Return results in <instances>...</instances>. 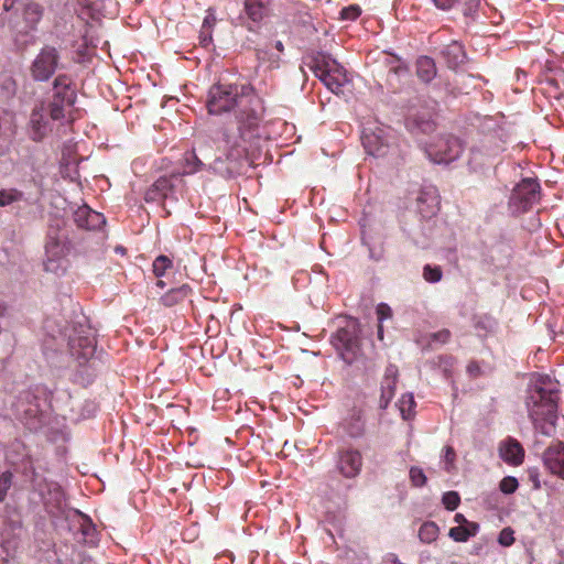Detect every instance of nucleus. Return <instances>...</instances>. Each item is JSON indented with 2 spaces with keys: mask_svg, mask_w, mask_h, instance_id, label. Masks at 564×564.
Here are the masks:
<instances>
[{
  "mask_svg": "<svg viewBox=\"0 0 564 564\" xmlns=\"http://www.w3.org/2000/svg\"><path fill=\"white\" fill-rule=\"evenodd\" d=\"M206 107L210 115L234 112L242 140L254 135L264 115L262 98L246 83L214 84L208 90Z\"/></svg>",
  "mask_w": 564,
  "mask_h": 564,
  "instance_id": "1",
  "label": "nucleus"
},
{
  "mask_svg": "<svg viewBox=\"0 0 564 564\" xmlns=\"http://www.w3.org/2000/svg\"><path fill=\"white\" fill-rule=\"evenodd\" d=\"M558 391L555 388L544 387V382H536L528 392L527 408L534 427L544 435L554 432L557 419Z\"/></svg>",
  "mask_w": 564,
  "mask_h": 564,
  "instance_id": "2",
  "label": "nucleus"
},
{
  "mask_svg": "<svg viewBox=\"0 0 564 564\" xmlns=\"http://www.w3.org/2000/svg\"><path fill=\"white\" fill-rule=\"evenodd\" d=\"M223 139L227 147L225 167L229 175L242 174L246 169L251 166L253 163V151L252 147L258 142V129L254 131V135L249 140H242L240 138V131L237 127H226L223 131Z\"/></svg>",
  "mask_w": 564,
  "mask_h": 564,
  "instance_id": "3",
  "label": "nucleus"
},
{
  "mask_svg": "<svg viewBox=\"0 0 564 564\" xmlns=\"http://www.w3.org/2000/svg\"><path fill=\"white\" fill-rule=\"evenodd\" d=\"M308 67L332 93L336 95L343 93V87L348 80L346 70L330 55L325 53L314 54Z\"/></svg>",
  "mask_w": 564,
  "mask_h": 564,
  "instance_id": "4",
  "label": "nucleus"
},
{
  "mask_svg": "<svg viewBox=\"0 0 564 564\" xmlns=\"http://www.w3.org/2000/svg\"><path fill=\"white\" fill-rule=\"evenodd\" d=\"M77 99L76 90L67 75H58L53 83V96L48 104V113L51 119L61 120L66 117Z\"/></svg>",
  "mask_w": 564,
  "mask_h": 564,
  "instance_id": "5",
  "label": "nucleus"
},
{
  "mask_svg": "<svg viewBox=\"0 0 564 564\" xmlns=\"http://www.w3.org/2000/svg\"><path fill=\"white\" fill-rule=\"evenodd\" d=\"M68 251L69 241L66 231L58 227L50 226L45 241V270L57 273L61 269L58 261L65 258Z\"/></svg>",
  "mask_w": 564,
  "mask_h": 564,
  "instance_id": "6",
  "label": "nucleus"
},
{
  "mask_svg": "<svg viewBox=\"0 0 564 564\" xmlns=\"http://www.w3.org/2000/svg\"><path fill=\"white\" fill-rule=\"evenodd\" d=\"M460 152V141L451 134L440 135L437 139L426 144L425 147V153L427 158L437 164H447L456 160Z\"/></svg>",
  "mask_w": 564,
  "mask_h": 564,
  "instance_id": "7",
  "label": "nucleus"
},
{
  "mask_svg": "<svg viewBox=\"0 0 564 564\" xmlns=\"http://www.w3.org/2000/svg\"><path fill=\"white\" fill-rule=\"evenodd\" d=\"M333 344L341 359L347 364H352L358 358L361 350L357 324L352 323L337 329L333 337Z\"/></svg>",
  "mask_w": 564,
  "mask_h": 564,
  "instance_id": "8",
  "label": "nucleus"
},
{
  "mask_svg": "<svg viewBox=\"0 0 564 564\" xmlns=\"http://www.w3.org/2000/svg\"><path fill=\"white\" fill-rule=\"evenodd\" d=\"M541 186L535 178H523L513 188L510 196V205L514 207L518 213H525L540 199Z\"/></svg>",
  "mask_w": 564,
  "mask_h": 564,
  "instance_id": "9",
  "label": "nucleus"
},
{
  "mask_svg": "<svg viewBox=\"0 0 564 564\" xmlns=\"http://www.w3.org/2000/svg\"><path fill=\"white\" fill-rule=\"evenodd\" d=\"M58 62L59 55L55 47H43L32 63V77L39 82L48 80L58 67Z\"/></svg>",
  "mask_w": 564,
  "mask_h": 564,
  "instance_id": "10",
  "label": "nucleus"
},
{
  "mask_svg": "<svg viewBox=\"0 0 564 564\" xmlns=\"http://www.w3.org/2000/svg\"><path fill=\"white\" fill-rule=\"evenodd\" d=\"M273 0H243V26L256 32L271 17Z\"/></svg>",
  "mask_w": 564,
  "mask_h": 564,
  "instance_id": "11",
  "label": "nucleus"
},
{
  "mask_svg": "<svg viewBox=\"0 0 564 564\" xmlns=\"http://www.w3.org/2000/svg\"><path fill=\"white\" fill-rule=\"evenodd\" d=\"M69 351L79 364H85L95 354L96 339L91 330H83L69 337Z\"/></svg>",
  "mask_w": 564,
  "mask_h": 564,
  "instance_id": "12",
  "label": "nucleus"
},
{
  "mask_svg": "<svg viewBox=\"0 0 564 564\" xmlns=\"http://www.w3.org/2000/svg\"><path fill=\"white\" fill-rule=\"evenodd\" d=\"M362 466V456L359 451L345 448L338 452L337 468L346 478L356 477Z\"/></svg>",
  "mask_w": 564,
  "mask_h": 564,
  "instance_id": "13",
  "label": "nucleus"
},
{
  "mask_svg": "<svg viewBox=\"0 0 564 564\" xmlns=\"http://www.w3.org/2000/svg\"><path fill=\"white\" fill-rule=\"evenodd\" d=\"M74 221L79 228L97 230L106 224V218L101 213L93 210L87 205H83L74 212Z\"/></svg>",
  "mask_w": 564,
  "mask_h": 564,
  "instance_id": "14",
  "label": "nucleus"
},
{
  "mask_svg": "<svg viewBox=\"0 0 564 564\" xmlns=\"http://www.w3.org/2000/svg\"><path fill=\"white\" fill-rule=\"evenodd\" d=\"M362 145L366 152L372 156H384L389 151V143L383 137V130L378 129L376 131H364Z\"/></svg>",
  "mask_w": 564,
  "mask_h": 564,
  "instance_id": "15",
  "label": "nucleus"
},
{
  "mask_svg": "<svg viewBox=\"0 0 564 564\" xmlns=\"http://www.w3.org/2000/svg\"><path fill=\"white\" fill-rule=\"evenodd\" d=\"M543 462L552 474L564 478V444L558 442L550 445L543 454Z\"/></svg>",
  "mask_w": 564,
  "mask_h": 564,
  "instance_id": "16",
  "label": "nucleus"
},
{
  "mask_svg": "<svg viewBox=\"0 0 564 564\" xmlns=\"http://www.w3.org/2000/svg\"><path fill=\"white\" fill-rule=\"evenodd\" d=\"M399 370L394 365H389L384 370L381 381L380 408L386 409L395 393Z\"/></svg>",
  "mask_w": 564,
  "mask_h": 564,
  "instance_id": "17",
  "label": "nucleus"
},
{
  "mask_svg": "<svg viewBox=\"0 0 564 564\" xmlns=\"http://www.w3.org/2000/svg\"><path fill=\"white\" fill-rule=\"evenodd\" d=\"M499 454L502 460L509 465L519 466L523 463L524 449L514 438L509 437L499 446Z\"/></svg>",
  "mask_w": 564,
  "mask_h": 564,
  "instance_id": "18",
  "label": "nucleus"
},
{
  "mask_svg": "<svg viewBox=\"0 0 564 564\" xmlns=\"http://www.w3.org/2000/svg\"><path fill=\"white\" fill-rule=\"evenodd\" d=\"M441 55L446 62L447 67L451 69H456L458 66L464 64L466 59L464 46L456 41L444 46L441 51Z\"/></svg>",
  "mask_w": 564,
  "mask_h": 564,
  "instance_id": "19",
  "label": "nucleus"
},
{
  "mask_svg": "<svg viewBox=\"0 0 564 564\" xmlns=\"http://www.w3.org/2000/svg\"><path fill=\"white\" fill-rule=\"evenodd\" d=\"M406 127L414 135L431 134L435 130V122L429 113L416 115L406 120Z\"/></svg>",
  "mask_w": 564,
  "mask_h": 564,
  "instance_id": "20",
  "label": "nucleus"
},
{
  "mask_svg": "<svg viewBox=\"0 0 564 564\" xmlns=\"http://www.w3.org/2000/svg\"><path fill=\"white\" fill-rule=\"evenodd\" d=\"M415 68H416V76L423 83L432 82L437 74V68H436V64H435L434 59L426 55L420 56L416 59Z\"/></svg>",
  "mask_w": 564,
  "mask_h": 564,
  "instance_id": "21",
  "label": "nucleus"
},
{
  "mask_svg": "<svg viewBox=\"0 0 564 564\" xmlns=\"http://www.w3.org/2000/svg\"><path fill=\"white\" fill-rule=\"evenodd\" d=\"M191 292L192 288L188 284H183L178 288L171 289L164 295H162L161 303L167 307L174 306L184 301L191 294Z\"/></svg>",
  "mask_w": 564,
  "mask_h": 564,
  "instance_id": "22",
  "label": "nucleus"
},
{
  "mask_svg": "<svg viewBox=\"0 0 564 564\" xmlns=\"http://www.w3.org/2000/svg\"><path fill=\"white\" fill-rule=\"evenodd\" d=\"M173 268V261L167 256H158L152 263L153 274L159 279L156 281V286L160 289H164L166 286V282L163 281V278L169 270Z\"/></svg>",
  "mask_w": 564,
  "mask_h": 564,
  "instance_id": "23",
  "label": "nucleus"
},
{
  "mask_svg": "<svg viewBox=\"0 0 564 564\" xmlns=\"http://www.w3.org/2000/svg\"><path fill=\"white\" fill-rule=\"evenodd\" d=\"M479 530L478 523H468V525H456L449 529L448 535L456 542H466L475 536Z\"/></svg>",
  "mask_w": 564,
  "mask_h": 564,
  "instance_id": "24",
  "label": "nucleus"
},
{
  "mask_svg": "<svg viewBox=\"0 0 564 564\" xmlns=\"http://www.w3.org/2000/svg\"><path fill=\"white\" fill-rule=\"evenodd\" d=\"M497 325L498 323L496 318L489 314L475 316L474 327L477 332H479V336H487L488 334L494 333L497 328Z\"/></svg>",
  "mask_w": 564,
  "mask_h": 564,
  "instance_id": "25",
  "label": "nucleus"
},
{
  "mask_svg": "<svg viewBox=\"0 0 564 564\" xmlns=\"http://www.w3.org/2000/svg\"><path fill=\"white\" fill-rule=\"evenodd\" d=\"M24 20L28 23H37L42 17V7L32 0H21Z\"/></svg>",
  "mask_w": 564,
  "mask_h": 564,
  "instance_id": "26",
  "label": "nucleus"
},
{
  "mask_svg": "<svg viewBox=\"0 0 564 564\" xmlns=\"http://www.w3.org/2000/svg\"><path fill=\"white\" fill-rule=\"evenodd\" d=\"M31 124L33 129L32 139L40 141L46 132V123L43 119L42 108L34 109L31 113Z\"/></svg>",
  "mask_w": 564,
  "mask_h": 564,
  "instance_id": "27",
  "label": "nucleus"
},
{
  "mask_svg": "<svg viewBox=\"0 0 564 564\" xmlns=\"http://www.w3.org/2000/svg\"><path fill=\"white\" fill-rule=\"evenodd\" d=\"M173 187L172 180L167 176L159 177L147 193V199H155V194L165 196Z\"/></svg>",
  "mask_w": 564,
  "mask_h": 564,
  "instance_id": "28",
  "label": "nucleus"
},
{
  "mask_svg": "<svg viewBox=\"0 0 564 564\" xmlns=\"http://www.w3.org/2000/svg\"><path fill=\"white\" fill-rule=\"evenodd\" d=\"M24 199V193L18 188L0 189V207H7Z\"/></svg>",
  "mask_w": 564,
  "mask_h": 564,
  "instance_id": "29",
  "label": "nucleus"
},
{
  "mask_svg": "<svg viewBox=\"0 0 564 564\" xmlns=\"http://www.w3.org/2000/svg\"><path fill=\"white\" fill-rule=\"evenodd\" d=\"M440 533L437 524L433 521L424 522L419 530V538L423 543L434 542Z\"/></svg>",
  "mask_w": 564,
  "mask_h": 564,
  "instance_id": "30",
  "label": "nucleus"
},
{
  "mask_svg": "<svg viewBox=\"0 0 564 564\" xmlns=\"http://www.w3.org/2000/svg\"><path fill=\"white\" fill-rule=\"evenodd\" d=\"M203 166L204 163L198 159L194 151H189L184 154L183 174H194L200 171Z\"/></svg>",
  "mask_w": 564,
  "mask_h": 564,
  "instance_id": "31",
  "label": "nucleus"
},
{
  "mask_svg": "<svg viewBox=\"0 0 564 564\" xmlns=\"http://www.w3.org/2000/svg\"><path fill=\"white\" fill-rule=\"evenodd\" d=\"M401 415L404 420H409L414 415L415 401L412 393L403 394L398 402Z\"/></svg>",
  "mask_w": 564,
  "mask_h": 564,
  "instance_id": "32",
  "label": "nucleus"
},
{
  "mask_svg": "<svg viewBox=\"0 0 564 564\" xmlns=\"http://www.w3.org/2000/svg\"><path fill=\"white\" fill-rule=\"evenodd\" d=\"M346 431L351 437H359L364 434L365 423L360 414H354L346 424Z\"/></svg>",
  "mask_w": 564,
  "mask_h": 564,
  "instance_id": "33",
  "label": "nucleus"
},
{
  "mask_svg": "<svg viewBox=\"0 0 564 564\" xmlns=\"http://www.w3.org/2000/svg\"><path fill=\"white\" fill-rule=\"evenodd\" d=\"M443 272L440 267H432L426 264L423 268V278L430 283H436L442 280Z\"/></svg>",
  "mask_w": 564,
  "mask_h": 564,
  "instance_id": "34",
  "label": "nucleus"
},
{
  "mask_svg": "<svg viewBox=\"0 0 564 564\" xmlns=\"http://www.w3.org/2000/svg\"><path fill=\"white\" fill-rule=\"evenodd\" d=\"M424 193H422L419 197H417V205H419V209H420V213L424 216V217H430L432 215H434L436 213V208H437V205H438V202H437V197L436 196H433L431 199H432V205H429L427 208H423L421 205L426 200L424 198Z\"/></svg>",
  "mask_w": 564,
  "mask_h": 564,
  "instance_id": "35",
  "label": "nucleus"
},
{
  "mask_svg": "<svg viewBox=\"0 0 564 564\" xmlns=\"http://www.w3.org/2000/svg\"><path fill=\"white\" fill-rule=\"evenodd\" d=\"M442 501L447 510L453 511L459 506L460 497L456 491H447L443 495Z\"/></svg>",
  "mask_w": 564,
  "mask_h": 564,
  "instance_id": "36",
  "label": "nucleus"
},
{
  "mask_svg": "<svg viewBox=\"0 0 564 564\" xmlns=\"http://www.w3.org/2000/svg\"><path fill=\"white\" fill-rule=\"evenodd\" d=\"M12 484V474L9 471L0 475V501H3L7 497L8 490Z\"/></svg>",
  "mask_w": 564,
  "mask_h": 564,
  "instance_id": "37",
  "label": "nucleus"
},
{
  "mask_svg": "<svg viewBox=\"0 0 564 564\" xmlns=\"http://www.w3.org/2000/svg\"><path fill=\"white\" fill-rule=\"evenodd\" d=\"M410 479L413 486L422 487L426 484V476L420 467H412L410 469Z\"/></svg>",
  "mask_w": 564,
  "mask_h": 564,
  "instance_id": "38",
  "label": "nucleus"
},
{
  "mask_svg": "<svg viewBox=\"0 0 564 564\" xmlns=\"http://www.w3.org/2000/svg\"><path fill=\"white\" fill-rule=\"evenodd\" d=\"M499 487L503 494H513L518 488V481L514 477H505Z\"/></svg>",
  "mask_w": 564,
  "mask_h": 564,
  "instance_id": "39",
  "label": "nucleus"
},
{
  "mask_svg": "<svg viewBox=\"0 0 564 564\" xmlns=\"http://www.w3.org/2000/svg\"><path fill=\"white\" fill-rule=\"evenodd\" d=\"M498 541L503 546H510L514 542L513 531L510 528H505L500 532Z\"/></svg>",
  "mask_w": 564,
  "mask_h": 564,
  "instance_id": "40",
  "label": "nucleus"
},
{
  "mask_svg": "<svg viewBox=\"0 0 564 564\" xmlns=\"http://www.w3.org/2000/svg\"><path fill=\"white\" fill-rule=\"evenodd\" d=\"M377 316H378V321L380 323H382L384 319H388L392 316V310L391 307L386 304V303H380L378 306H377Z\"/></svg>",
  "mask_w": 564,
  "mask_h": 564,
  "instance_id": "41",
  "label": "nucleus"
},
{
  "mask_svg": "<svg viewBox=\"0 0 564 564\" xmlns=\"http://www.w3.org/2000/svg\"><path fill=\"white\" fill-rule=\"evenodd\" d=\"M451 332L446 328L441 329L432 335V338L442 344H446L451 339Z\"/></svg>",
  "mask_w": 564,
  "mask_h": 564,
  "instance_id": "42",
  "label": "nucleus"
},
{
  "mask_svg": "<svg viewBox=\"0 0 564 564\" xmlns=\"http://www.w3.org/2000/svg\"><path fill=\"white\" fill-rule=\"evenodd\" d=\"M360 14V10L358 7H349V8H345L343 9L341 11V15L344 19H351V20H355L359 17Z\"/></svg>",
  "mask_w": 564,
  "mask_h": 564,
  "instance_id": "43",
  "label": "nucleus"
},
{
  "mask_svg": "<svg viewBox=\"0 0 564 564\" xmlns=\"http://www.w3.org/2000/svg\"><path fill=\"white\" fill-rule=\"evenodd\" d=\"M467 372L469 376L477 378L481 375V368L477 361H470L467 365Z\"/></svg>",
  "mask_w": 564,
  "mask_h": 564,
  "instance_id": "44",
  "label": "nucleus"
},
{
  "mask_svg": "<svg viewBox=\"0 0 564 564\" xmlns=\"http://www.w3.org/2000/svg\"><path fill=\"white\" fill-rule=\"evenodd\" d=\"M22 463L24 465V471L25 473L34 474L35 468H34V465H33V459H32V456L29 453H25V456H24Z\"/></svg>",
  "mask_w": 564,
  "mask_h": 564,
  "instance_id": "45",
  "label": "nucleus"
},
{
  "mask_svg": "<svg viewBox=\"0 0 564 564\" xmlns=\"http://www.w3.org/2000/svg\"><path fill=\"white\" fill-rule=\"evenodd\" d=\"M433 2L437 8L448 10L454 6L455 0H433Z\"/></svg>",
  "mask_w": 564,
  "mask_h": 564,
  "instance_id": "46",
  "label": "nucleus"
},
{
  "mask_svg": "<svg viewBox=\"0 0 564 564\" xmlns=\"http://www.w3.org/2000/svg\"><path fill=\"white\" fill-rule=\"evenodd\" d=\"M212 43V35L209 32L202 31L199 35V44L207 47Z\"/></svg>",
  "mask_w": 564,
  "mask_h": 564,
  "instance_id": "47",
  "label": "nucleus"
},
{
  "mask_svg": "<svg viewBox=\"0 0 564 564\" xmlns=\"http://www.w3.org/2000/svg\"><path fill=\"white\" fill-rule=\"evenodd\" d=\"M82 1L87 7L91 6L95 11H100L104 0H82Z\"/></svg>",
  "mask_w": 564,
  "mask_h": 564,
  "instance_id": "48",
  "label": "nucleus"
},
{
  "mask_svg": "<svg viewBox=\"0 0 564 564\" xmlns=\"http://www.w3.org/2000/svg\"><path fill=\"white\" fill-rule=\"evenodd\" d=\"M455 456L456 455H455V451L453 449V447L447 446L445 448V459H446V462L452 463L455 459Z\"/></svg>",
  "mask_w": 564,
  "mask_h": 564,
  "instance_id": "49",
  "label": "nucleus"
},
{
  "mask_svg": "<svg viewBox=\"0 0 564 564\" xmlns=\"http://www.w3.org/2000/svg\"><path fill=\"white\" fill-rule=\"evenodd\" d=\"M454 521L458 525H468V523H470L469 521H467V519L462 513H456L455 517H454Z\"/></svg>",
  "mask_w": 564,
  "mask_h": 564,
  "instance_id": "50",
  "label": "nucleus"
},
{
  "mask_svg": "<svg viewBox=\"0 0 564 564\" xmlns=\"http://www.w3.org/2000/svg\"><path fill=\"white\" fill-rule=\"evenodd\" d=\"M18 0H4L3 1V9L6 11H10L14 8Z\"/></svg>",
  "mask_w": 564,
  "mask_h": 564,
  "instance_id": "51",
  "label": "nucleus"
},
{
  "mask_svg": "<svg viewBox=\"0 0 564 564\" xmlns=\"http://www.w3.org/2000/svg\"><path fill=\"white\" fill-rule=\"evenodd\" d=\"M378 337H379V339L383 338V326H382V323H380V322L378 324Z\"/></svg>",
  "mask_w": 564,
  "mask_h": 564,
  "instance_id": "52",
  "label": "nucleus"
},
{
  "mask_svg": "<svg viewBox=\"0 0 564 564\" xmlns=\"http://www.w3.org/2000/svg\"><path fill=\"white\" fill-rule=\"evenodd\" d=\"M275 47H276L279 51H282V50H283V44L279 41V42H276Z\"/></svg>",
  "mask_w": 564,
  "mask_h": 564,
  "instance_id": "53",
  "label": "nucleus"
},
{
  "mask_svg": "<svg viewBox=\"0 0 564 564\" xmlns=\"http://www.w3.org/2000/svg\"><path fill=\"white\" fill-rule=\"evenodd\" d=\"M478 151H476L475 149L471 150V153L473 155H476Z\"/></svg>",
  "mask_w": 564,
  "mask_h": 564,
  "instance_id": "54",
  "label": "nucleus"
},
{
  "mask_svg": "<svg viewBox=\"0 0 564 564\" xmlns=\"http://www.w3.org/2000/svg\"><path fill=\"white\" fill-rule=\"evenodd\" d=\"M240 20H242V23L246 21V18L243 19V17H240Z\"/></svg>",
  "mask_w": 564,
  "mask_h": 564,
  "instance_id": "55",
  "label": "nucleus"
}]
</instances>
